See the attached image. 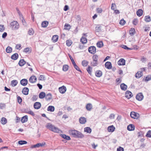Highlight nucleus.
<instances>
[{"label":"nucleus","mask_w":151,"mask_h":151,"mask_svg":"<svg viewBox=\"0 0 151 151\" xmlns=\"http://www.w3.org/2000/svg\"><path fill=\"white\" fill-rule=\"evenodd\" d=\"M46 127L47 129L54 132L60 133L61 131L58 128L55 127L54 125H52L50 123H47L46 126Z\"/></svg>","instance_id":"nucleus-1"},{"label":"nucleus","mask_w":151,"mask_h":151,"mask_svg":"<svg viewBox=\"0 0 151 151\" xmlns=\"http://www.w3.org/2000/svg\"><path fill=\"white\" fill-rule=\"evenodd\" d=\"M70 134L75 137H82V134L79 131L75 130H70L69 132Z\"/></svg>","instance_id":"nucleus-2"},{"label":"nucleus","mask_w":151,"mask_h":151,"mask_svg":"<svg viewBox=\"0 0 151 151\" xmlns=\"http://www.w3.org/2000/svg\"><path fill=\"white\" fill-rule=\"evenodd\" d=\"M10 27L13 30H16L19 29V25L17 21H13L10 23Z\"/></svg>","instance_id":"nucleus-3"},{"label":"nucleus","mask_w":151,"mask_h":151,"mask_svg":"<svg viewBox=\"0 0 151 151\" xmlns=\"http://www.w3.org/2000/svg\"><path fill=\"white\" fill-rule=\"evenodd\" d=\"M99 56L96 54L94 55L92 57L93 61L91 63L92 66H96L98 63V60Z\"/></svg>","instance_id":"nucleus-4"},{"label":"nucleus","mask_w":151,"mask_h":151,"mask_svg":"<svg viewBox=\"0 0 151 151\" xmlns=\"http://www.w3.org/2000/svg\"><path fill=\"white\" fill-rule=\"evenodd\" d=\"M131 117L134 119H137L139 117V114L138 113L134 112H132L130 113Z\"/></svg>","instance_id":"nucleus-5"},{"label":"nucleus","mask_w":151,"mask_h":151,"mask_svg":"<svg viewBox=\"0 0 151 151\" xmlns=\"http://www.w3.org/2000/svg\"><path fill=\"white\" fill-rule=\"evenodd\" d=\"M88 51L90 53L94 54L96 52V48L94 46H91L88 48Z\"/></svg>","instance_id":"nucleus-6"},{"label":"nucleus","mask_w":151,"mask_h":151,"mask_svg":"<svg viewBox=\"0 0 151 151\" xmlns=\"http://www.w3.org/2000/svg\"><path fill=\"white\" fill-rule=\"evenodd\" d=\"M144 98V96L142 93H138L136 96V98L139 101H142Z\"/></svg>","instance_id":"nucleus-7"},{"label":"nucleus","mask_w":151,"mask_h":151,"mask_svg":"<svg viewBox=\"0 0 151 151\" xmlns=\"http://www.w3.org/2000/svg\"><path fill=\"white\" fill-rule=\"evenodd\" d=\"M59 91L60 93L63 94L66 91V87L65 86H63L59 88Z\"/></svg>","instance_id":"nucleus-8"},{"label":"nucleus","mask_w":151,"mask_h":151,"mask_svg":"<svg viewBox=\"0 0 151 151\" xmlns=\"http://www.w3.org/2000/svg\"><path fill=\"white\" fill-rule=\"evenodd\" d=\"M133 96L132 93L129 91H127L125 93V97L128 99L131 98Z\"/></svg>","instance_id":"nucleus-9"},{"label":"nucleus","mask_w":151,"mask_h":151,"mask_svg":"<svg viewBox=\"0 0 151 151\" xmlns=\"http://www.w3.org/2000/svg\"><path fill=\"white\" fill-rule=\"evenodd\" d=\"M119 65H124L125 64V60L123 58H121L117 62Z\"/></svg>","instance_id":"nucleus-10"},{"label":"nucleus","mask_w":151,"mask_h":151,"mask_svg":"<svg viewBox=\"0 0 151 151\" xmlns=\"http://www.w3.org/2000/svg\"><path fill=\"white\" fill-rule=\"evenodd\" d=\"M105 67L108 69H110L112 68V65L111 63L109 62H107L105 64Z\"/></svg>","instance_id":"nucleus-11"},{"label":"nucleus","mask_w":151,"mask_h":151,"mask_svg":"<svg viewBox=\"0 0 151 151\" xmlns=\"http://www.w3.org/2000/svg\"><path fill=\"white\" fill-rule=\"evenodd\" d=\"M37 80V78L35 76H32L29 78V81L32 83H35Z\"/></svg>","instance_id":"nucleus-12"},{"label":"nucleus","mask_w":151,"mask_h":151,"mask_svg":"<svg viewBox=\"0 0 151 151\" xmlns=\"http://www.w3.org/2000/svg\"><path fill=\"white\" fill-rule=\"evenodd\" d=\"M95 74L96 77H100L102 76L103 73L100 70H98L95 72Z\"/></svg>","instance_id":"nucleus-13"},{"label":"nucleus","mask_w":151,"mask_h":151,"mask_svg":"<svg viewBox=\"0 0 151 151\" xmlns=\"http://www.w3.org/2000/svg\"><path fill=\"white\" fill-rule=\"evenodd\" d=\"M41 104L40 102H36L34 104V107L35 109H38L41 107Z\"/></svg>","instance_id":"nucleus-14"},{"label":"nucleus","mask_w":151,"mask_h":151,"mask_svg":"<svg viewBox=\"0 0 151 151\" xmlns=\"http://www.w3.org/2000/svg\"><path fill=\"white\" fill-rule=\"evenodd\" d=\"M20 83L22 86H25L27 84L28 81L26 79H23L20 81Z\"/></svg>","instance_id":"nucleus-15"},{"label":"nucleus","mask_w":151,"mask_h":151,"mask_svg":"<svg viewBox=\"0 0 151 151\" xmlns=\"http://www.w3.org/2000/svg\"><path fill=\"white\" fill-rule=\"evenodd\" d=\"M45 100L47 101H49L51 100L52 98V94L50 93H48L45 95Z\"/></svg>","instance_id":"nucleus-16"},{"label":"nucleus","mask_w":151,"mask_h":151,"mask_svg":"<svg viewBox=\"0 0 151 151\" xmlns=\"http://www.w3.org/2000/svg\"><path fill=\"white\" fill-rule=\"evenodd\" d=\"M115 129V127L113 125L108 127L107 128L108 131L110 132H113Z\"/></svg>","instance_id":"nucleus-17"},{"label":"nucleus","mask_w":151,"mask_h":151,"mask_svg":"<svg viewBox=\"0 0 151 151\" xmlns=\"http://www.w3.org/2000/svg\"><path fill=\"white\" fill-rule=\"evenodd\" d=\"M29 91V89L27 87L24 88L22 90V92L25 95H27L28 94Z\"/></svg>","instance_id":"nucleus-18"},{"label":"nucleus","mask_w":151,"mask_h":151,"mask_svg":"<svg viewBox=\"0 0 151 151\" xmlns=\"http://www.w3.org/2000/svg\"><path fill=\"white\" fill-rule=\"evenodd\" d=\"M28 120V116L25 115L22 117L21 119V121L22 123H24L27 122Z\"/></svg>","instance_id":"nucleus-19"},{"label":"nucleus","mask_w":151,"mask_h":151,"mask_svg":"<svg viewBox=\"0 0 151 151\" xmlns=\"http://www.w3.org/2000/svg\"><path fill=\"white\" fill-rule=\"evenodd\" d=\"M135 129L134 126L132 124L129 125L127 127V129L129 131L134 130Z\"/></svg>","instance_id":"nucleus-20"},{"label":"nucleus","mask_w":151,"mask_h":151,"mask_svg":"<svg viewBox=\"0 0 151 151\" xmlns=\"http://www.w3.org/2000/svg\"><path fill=\"white\" fill-rule=\"evenodd\" d=\"M60 136L62 138L67 140H69L71 139L69 136L66 135L65 134H61Z\"/></svg>","instance_id":"nucleus-21"},{"label":"nucleus","mask_w":151,"mask_h":151,"mask_svg":"<svg viewBox=\"0 0 151 151\" xmlns=\"http://www.w3.org/2000/svg\"><path fill=\"white\" fill-rule=\"evenodd\" d=\"M120 87L121 89L123 91H126L127 88V85L124 83H122L120 85Z\"/></svg>","instance_id":"nucleus-22"},{"label":"nucleus","mask_w":151,"mask_h":151,"mask_svg":"<svg viewBox=\"0 0 151 151\" xmlns=\"http://www.w3.org/2000/svg\"><path fill=\"white\" fill-rule=\"evenodd\" d=\"M142 76V73L140 71H138L135 74V77L137 78H139Z\"/></svg>","instance_id":"nucleus-23"},{"label":"nucleus","mask_w":151,"mask_h":151,"mask_svg":"<svg viewBox=\"0 0 151 151\" xmlns=\"http://www.w3.org/2000/svg\"><path fill=\"white\" fill-rule=\"evenodd\" d=\"M143 10L141 9H138L137 12V14L139 17L142 16L143 14Z\"/></svg>","instance_id":"nucleus-24"},{"label":"nucleus","mask_w":151,"mask_h":151,"mask_svg":"<svg viewBox=\"0 0 151 151\" xmlns=\"http://www.w3.org/2000/svg\"><path fill=\"white\" fill-rule=\"evenodd\" d=\"M18 54L17 53H15L11 56V58L13 60H15L18 59Z\"/></svg>","instance_id":"nucleus-25"},{"label":"nucleus","mask_w":151,"mask_h":151,"mask_svg":"<svg viewBox=\"0 0 151 151\" xmlns=\"http://www.w3.org/2000/svg\"><path fill=\"white\" fill-rule=\"evenodd\" d=\"M86 108L88 111H91L92 108V104L91 103H88L87 104L86 106Z\"/></svg>","instance_id":"nucleus-26"},{"label":"nucleus","mask_w":151,"mask_h":151,"mask_svg":"<svg viewBox=\"0 0 151 151\" xmlns=\"http://www.w3.org/2000/svg\"><path fill=\"white\" fill-rule=\"evenodd\" d=\"M45 92H40L39 95V97L40 99H42L45 97Z\"/></svg>","instance_id":"nucleus-27"},{"label":"nucleus","mask_w":151,"mask_h":151,"mask_svg":"<svg viewBox=\"0 0 151 151\" xmlns=\"http://www.w3.org/2000/svg\"><path fill=\"white\" fill-rule=\"evenodd\" d=\"M54 107L52 106H49L47 108V110L50 112H53L54 111Z\"/></svg>","instance_id":"nucleus-28"},{"label":"nucleus","mask_w":151,"mask_h":151,"mask_svg":"<svg viewBox=\"0 0 151 151\" xmlns=\"http://www.w3.org/2000/svg\"><path fill=\"white\" fill-rule=\"evenodd\" d=\"M86 70L88 73H89L90 75H91L92 71V68L90 66H88Z\"/></svg>","instance_id":"nucleus-29"},{"label":"nucleus","mask_w":151,"mask_h":151,"mask_svg":"<svg viewBox=\"0 0 151 151\" xmlns=\"http://www.w3.org/2000/svg\"><path fill=\"white\" fill-rule=\"evenodd\" d=\"M25 62L24 59L20 60L18 64L20 66H22L25 64Z\"/></svg>","instance_id":"nucleus-30"},{"label":"nucleus","mask_w":151,"mask_h":151,"mask_svg":"<svg viewBox=\"0 0 151 151\" xmlns=\"http://www.w3.org/2000/svg\"><path fill=\"white\" fill-rule=\"evenodd\" d=\"M48 24V22L47 21L43 22L42 23V27L45 28L46 27Z\"/></svg>","instance_id":"nucleus-31"},{"label":"nucleus","mask_w":151,"mask_h":151,"mask_svg":"<svg viewBox=\"0 0 151 151\" xmlns=\"http://www.w3.org/2000/svg\"><path fill=\"white\" fill-rule=\"evenodd\" d=\"M45 144L46 143L45 142H42V143H38L36 144V148H38L40 147H42L45 145Z\"/></svg>","instance_id":"nucleus-32"},{"label":"nucleus","mask_w":151,"mask_h":151,"mask_svg":"<svg viewBox=\"0 0 151 151\" xmlns=\"http://www.w3.org/2000/svg\"><path fill=\"white\" fill-rule=\"evenodd\" d=\"M97 47L99 48H101L103 46V43L102 41L98 42L96 43Z\"/></svg>","instance_id":"nucleus-33"},{"label":"nucleus","mask_w":151,"mask_h":151,"mask_svg":"<svg viewBox=\"0 0 151 151\" xmlns=\"http://www.w3.org/2000/svg\"><path fill=\"white\" fill-rule=\"evenodd\" d=\"M58 39V36L57 35L53 36L52 38V39L53 42H56L57 41Z\"/></svg>","instance_id":"nucleus-34"},{"label":"nucleus","mask_w":151,"mask_h":151,"mask_svg":"<svg viewBox=\"0 0 151 151\" xmlns=\"http://www.w3.org/2000/svg\"><path fill=\"white\" fill-rule=\"evenodd\" d=\"M129 33L131 35H133L135 33V29L134 28H131L129 31Z\"/></svg>","instance_id":"nucleus-35"},{"label":"nucleus","mask_w":151,"mask_h":151,"mask_svg":"<svg viewBox=\"0 0 151 151\" xmlns=\"http://www.w3.org/2000/svg\"><path fill=\"white\" fill-rule=\"evenodd\" d=\"M24 52L25 53H30L31 52V49L30 48L27 47L24 49Z\"/></svg>","instance_id":"nucleus-36"},{"label":"nucleus","mask_w":151,"mask_h":151,"mask_svg":"<svg viewBox=\"0 0 151 151\" xmlns=\"http://www.w3.org/2000/svg\"><path fill=\"white\" fill-rule=\"evenodd\" d=\"M79 121L81 124H84L85 123V118L84 117H81L80 118Z\"/></svg>","instance_id":"nucleus-37"},{"label":"nucleus","mask_w":151,"mask_h":151,"mask_svg":"<svg viewBox=\"0 0 151 151\" xmlns=\"http://www.w3.org/2000/svg\"><path fill=\"white\" fill-rule=\"evenodd\" d=\"M150 17L149 16H147L145 17V20L146 22H149L151 21Z\"/></svg>","instance_id":"nucleus-38"},{"label":"nucleus","mask_w":151,"mask_h":151,"mask_svg":"<svg viewBox=\"0 0 151 151\" xmlns=\"http://www.w3.org/2000/svg\"><path fill=\"white\" fill-rule=\"evenodd\" d=\"M1 123L3 124H5L7 123L6 119L4 117L2 118L1 120Z\"/></svg>","instance_id":"nucleus-39"},{"label":"nucleus","mask_w":151,"mask_h":151,"mask_svg":"<svg viewBox=\"0 0 151 151\" xmlns=\"http://www.w3.org/2000/svg\"><path fill=\"white\" fill-rule=\"evenodd\" d=\"M18 83V82L17 80H13L11 82V84L13 86H16Z\"/></svg>","instance_id":"nucleus-40"},{"label":"nucleus","mask_w":151,"mask_h":151,"mask_svg":"<svg viewBox=\"0 0 151 151\" xmlns=\"http://www.w3.org/2000/svg\"><path fill=\"white\" fill-rule=\"evenodd\" d=\"M95 30L96 32H99L101 30V26L98 25L95 28Z\"/></svg>","instance_id":"nucleus-41"},{"label":"nucleus","mask_w":151,"mask_h":151,"mask_svg":"<svg viewBox=\"0 0 151 151\" xmlns=\"http://www.w3.org/2000/svg\"><path fill=\"white\" fill-rule=\"evenodd\" d=\"M69 66L66 65H63V70L64 71H66L68 70Z\"/></svg>","instance_id":"nucleus-42"},{"label":"nucleus","mask_w":151,"mask_h":151,"mask_svg":"<svg viewBox=\"0 0 151 151\" xmlns=\"http://www.w3.org/2000/svg\"><path fill=\"white\" fill-rule=\"evenodd\" d=\"M12 51V48L9 46H8L6 49V51L7 53L11 52Z\"/></svg>","instance_id":"nucleus-43"},{"label":"nucleus","mask_w":151,"mask_h":151,"mask_svg":"<svg viewBox=\"0 0 151 151\" xmlns=\"http://www.w3.org/2000/svg\"><path fill=\"white\" fill-rule=\"evenodd\" d=\"M71 28V26L68 24H66L64 25V28L65 29L69 30Z\"/></svg>","instance_id":"nucleus-44"},{"label":"nucleus","mask_w":151,"mask_h":151,"mask_svg":"<svg viewBox=\"0 0 151 151\" xmlns=\"http://www.w3.org/2000/svg\"><path fill=\"white\" fill-rule=\"evenodd\" d=\"M27 143V142L24 140H20L18 141V144L20 145L25 144Z\"/></svg>","instance_id":"nucleus-45"},{"label":"nucleus","mask_w":151,"mask_h":151,"mask_svg":"<svg viewBox=\"0 0 151 151\" xmlns=\"http://www.w3.org/2000/svg\"><path fill=\"white\" fill-rule=\"evenodd\" d=\"M86 132L87 133H91V129L89 127H86Z\"/></svg>","instance_id":"nucleus-46"},{"label":"nucleus","mask_w":151,"mask_h":151,"mask_svg":"<svg viewBox=\"0 0 151 151\" xmlns=\"http://www.w3.org/2000/svg\"><path fill=\"white\" fill-rule=\"evenodd\" d=\"M103 11L102 8H98L96 9V12L98 13H101Z\"/></svg>","instance_id":"nucleus-47"},{"label":"nucleus","mask_w":151,"mask_h":151,"mask_svg":"<svg viewBox=\"0 0 151 151\" xmlns=\"http://www.w3.org/2000/svg\"><path fill=\"white\" fill-rule=\"evenodd\" d=\"M116 6L115 3H112L111 5V8L112 10H114L116 8Z\"/></svg>","instance_id":"nucleus-48"},{"label":"nucleus","mask_w":151,"mask_h":151,"mask_svg":"<svg viewBox=\"0 0 151 151\" xmlns=\"http://www.w3.org/2000/svg\"><path fill=\"white\" fill-rule=\"evenodd\" d=\"M126 23V21L124 19H122L119 22V24L122 25H124Z\"/></svg>","instance_id":"nucleus-49"},{"label":"nucleus","mask_w":151,"mask_h":151,"mask_svg":"<svg viewBox=\"0 0 151 151\" xmlns=\"http://www.w3.org/2000/svg\"><path fill=\"white\" fill-rule=\"evenodd\" d=\"M28 33L30 35H32L34 33V31L32 29H30L28 31Z\"/></svg>","instance_id":"nucleus-50"},{"label":"nucleus","mask_w":151,"mask_h":151,"mask_svg":"<svg viewBox=\"0 0 151 151\" xmlns=\"http://www.w3.org/2000/svg\"><path fill=\"white\" fill-rule=\"evenodd\" d=\"M146 136L148 137H151V130H149L147 132Z\"/></svg>","instance_id":"nucleus-51"},{"label":"nucleus","mask_w":151,"mask_h":151,"mask_svg":"<svg viewBox=\"0 0 151 151\" xmlns=\"http://www.w3.org/2000/svg\"><path fill=\"white\" fill-rule=\"evenodd\" d=\"M75 68L77 70L81 72V70H80L79 68L78 67V66L76 65V63L73 64V65Z\"/></svg>","instance_id":"nucleus-52"},{"label":"nucleus","mask_w":151,"mask_h":151,"mask_svg":"<svg viewBox=\"0 0 151 151\" xmlns=\"http://www.w3.org/2000/svg\"><path fill=\"white\" fill-rule=\"evenodd\" d=\"M151 79V75H149L146 76L145 78V81H148Z\"/></svg>","instance_id":"nucleus-53"},{"label":"nucleus","mask_w":151,"mask_h":151,"mask_svg":"<svg viewBox=\"0 0 151 151\" xmlns=\"http://www.w3.org/2000/svg\"><path fill=\"white\" fill-rule=\"evenodd\" d=\"M66 42V45L68 46H70L72 44V42L71 40H67Z\"/></svg>","instance_id":"nucleus-54"},{"label":"nucleus","mask_w":151,"mask_h":151,"mask_svg":"<svg viewBox=\"0 0 151 151\" xmlns=\"http://www.w3.org/2000/svg\"><path fill=\"white\" fill-rule=\"evenodd\" d=\"M18 102L19 104H21L22 101V100L21 98L19 96H18L17 97Z\"/></svg>","instance_id":"nucleus-55"},{"label":"nucleus","mask_w":151,"mask_h":151,"mask_svg":"<svg viewBox=\"0 0 151 151\" xmlns=\"http://www.w3.org/2000/svg\"><path fill=\"white\" fill-rule=\"evenodd\" d=\"M38 96L37 95H34L32 98V100L33 101H35L37 100L38 99Z\"/></svg>","instance_id":"nucleus-56"},{"label":"nucleus","mask_w":151,"mask_h":151,"mask_svg":"<svg viewBox=\"0 0 151 151\" xmlns=\"http://www.w3.org/2000/svg\"><path fill=\"white\" fill-rule=\"evenodd\" d=\"M4 25H0V32H3L4 31Z\"/></svg>","instance_id":"nucleus-57"},{"label":"nucleus","mask_w":151,"mask_h":151,"mask_svg":"<svg viewBox=\"0 0 151 151\" xmlns=\"http://www.w3.org/2000/svg\"><path fill=\"white\" fill-rule=\"evenodd\" d=\"M80 41L82 44H85V42H84L85 41V37H82Z\"/></svg>","instance_id":"nucleus-58"},{"label":"nucleus","mask_w":151,"mask_h":151,"mask_svg":"<svg viewBox=\"0 0 151 151\" xmlns=\"http://www.w3.org/2000/svg\"><path fill=\"white\" fill-rule=\"evenodd\" d=\"M132 23L134 25H136L138 23V19H134L133 22Z\"/></svg>","instance_id":"nucleus-59"},{"label":"nucleus","mask_w":151,"mask_h":151,"mask_svg":"<svg viewBox=\"0 0 151 151\" xmlns=\"http://www.w3.org/2000/svg\"><path fill=\"white\" fill-rule=\"evenodd\" d=\"M21 45L20 44H17L16 46V49L17 50H20L21 49Z\"/></svg>","instance_id":"nucleus-60"},{"label":"nucleus","mask_w":151,"mask_h":151,"mask_svg":"<svg viewBox=\"0 0 151 151\" xmlns=\"http://www.w3.org/2000/svg\"><path fill=\"white\" fill-rule=\"evenodd\" d=\"M45 78L44 75H41L40 76L39 78V80H40L42 81L45 80Z\"/></svg>","instance_id":"nucleus-61"},{"label":"nucleus","mask_w":151,"mask_h":151,"mask_svg":"<svg viewBox=\"0 0 151 151\" xmlns=\"http://www.w3.org/2000/svg\"><path fill=\"white\" fill-rule=\"evenodd\" d=\"M28 114H29L31 115H32L33 116H34L35 115V114L34 113V112L33 111H32L30 110H29Z\"/></svg>","instance_id":"nucleus-62"},{"label":"nucleus","mask_w":151,"mask_h":151,"mask_svg":"<svg viewBox=\"0 0 151 151\" xmlns=\"http://www.w3.org/2000/svg\"><path fill=\"white\" fill-rule=\"evenodd\" d=\"M69 58H70V60H71V61L72 62L73 65V64L76 63L74 60L73 59V58L70 55L69 56Z\"/></svg>","instance_id":"nucleus-63"},{"label":"nucleus","mask_w":151,"mask_h":151,"mask_svg":"<svg viewBox=\"0 0 151 151\" xmlns=\"http://www.w3.org/2000/svg\"><path fill=\"white\" fill-rule=\"evenodd\" d=\"M117 151H124V149L123 147H119L117 148Z\"/></svg>","instance_id":"nucleus-64"}]
</instances>
